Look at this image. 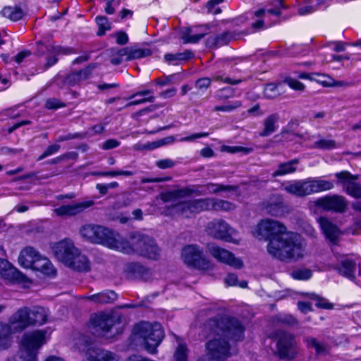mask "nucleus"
<instances>
[{
  "label": "nucleus",
  "instance_id": "nucleus-1",
  "mask_svg": "<svg viewBox=\"0 0 361 361\" xmlns=\"http://www.w3.org/2000/svg\"><path fill=\"white\" fill-rule=\"evenodd\" d=\"M255 235L269 240L268 253L274 258L283 262L298 260L304 256V244L301 236L287 232L281 222L265 219L257 225Z\"/></svg>",
  "mask_w": 361,
  "mask_h": 361
},
{
  "label": "nucleus",
  "instance_id": "nucleus-2",
  "mask_svg": "<svg viewBox=\"0 0 361 361\" xmlns=\"http://www.w3.org/2000/svg\"><path fill=\"white\" fill-rule=\"evenodd\" d=\"M207 326L216 337L206 343V354L197 361H226L233 352L225 338L235 341L242 340L243 326L237 319L227 317L211 319L208 322Z\"/></svg>",
  "mask_w": 361,
  "mask_h": 361
},
{
  "label": "nucleus",
  "instance_id": "nucleus-3",
  "mask_svg": "<svg viewBox=\"0 0 361 361\" xmlns=\"http://www.w3.org/2000/svg\"><path fill=\"white\" fill-rule=\"evenodd\" d=\"M183 218H191L204 211L229 212L235 208L234 204L227 200L206 197L190 200L176 206Z\"/></svg>",
  "mask_w": 361,
  "mask_h": 361
},
{
  "label": "nucleus",
  "instance_id": "nucleus-4",
  "mask_svg": "<svg viewBox=\"0 0 361 361\" xmlns=\"http://www.w3.org/2000/svg\"><path fill=\"white\" fill-rule=\"evenodd\" d=\"M32 326L29 308L24 307L18 310L10 317L8 324L0 323V350L8 348L12 343L11 335L20 332Z\"/></svg>",
  "mask_w": 361,
  "mask_h": 361
},
{
  "label": "nucleus",
  "instance_id": "nucleus-5",
  "mask_svg": "<svg viewBox=\"0 0 361 361\" xmlns=\"http://www.w3.org/2000/svg\"><path fill=\"white\" fill-rule=\"evenodd\" d=\"M332 181L321 178H308L303 180L288 181L283 185V189L297 197H305L314 193L330 190L334 188Z\"/></svg>",
  "mask_w": 361,
  "mask_h": 361
},
{
  "label": "nucleus",
  "instance_id": "nucleus-6",
  "mask_svg": "<svg viewBox=\"0 0 361 361\" xmlns=\"http://www.w3.org/2000/svg\"><path fill=\"white\" fill-rule=\"evenodd\" d=\"M121 245L125 250H118L119 252L130 254L136 252L149 259H157L159 255V248L154 239L140 233L130 234L129 238L121 236Z\"/></svg>",
  "mask_w": 361,
  "mask_h": 361
},
{
  "label": "nucleus",
  "instance_id": "nucleus-7",
  "mask_svg": "<svg viewBox=\"0 0 361 361\" xmlns=\"http://www.w3.org/2000/svg\"><path fill=\"white\" fill-rule=\"evenodd\" d=\"M47 335V331L44 329L24 334L18 354L14 357V361H37L39 350L48 341Z\"/></svg>",
  "mask_w": 361,
  "mask_h": 361
},
{
  "label": "nucleus",
  "instance_id": "nucleus-8",
  "mask_svg": "<svg viewBox=\"0 0 361 361\" xmlns=\"http://www.w3.org/2000/svg\"><path fill=\"white\" fill-rule=\"evenodd\" d=\"M133 336L135 339H142L146 350L154 354L164 338V333L159 323L141 322L134 326Z\"/></svg>",
  "mask_w": 361,
  "mask_h": 361
},
{
  "label": "nucleus",
  "instance_id": "nucleus-9",
  "mask_svg": "<svg viewBox=\"0 0 361 361\" xmlns=\"http://www.w3.org/2000/svg\"><path fill=\"white\" fill-rule=\"evenodd\" d=\"M192 195H206L204 185H192L169 190L162 192L160 195V199L164 203L170 204V209L168 212L169 214H176L181 216V214L178 211L176 206L180 203L189 201V200H184V199L191 196ZM190 200L191 199H190Z\"/></svg>",
  "mask_w": 361,
  "mask_h": 361
},
{
  "label": "nucleus",
  "instance_id": "nucleus-10",
  "mask_svg": "<svg viewBox=\"0 0 361 361\" xmlns=\"http://www.w3.org/2000/svg\"><path fill=\"white\" fill-rule=\"evenodd\" d=\"M75 348L79 351L85 353L90 361H120L121 360L118 355L97 346L85 336L80 337L79 341L75 343Z\"/></svg>",
  "mask_w": 361,
  "mask_h": 361
},
{
  "label": "nucleus",
  "instance_id": "nucleus-11",
  "mask_svg": "<svg viewBox=\"0 0 361 361\" xmlns=\"http://www.w3.org/2000/svg\"><path fill=\"white\" fill-rule=\"evenodd\" d=\"M274 337L276 339V355L281 359H294L298 353L295 336L286 331L277 330L274 333Z\"/></svg>",
  "mask_w": 361,
  "mask_h": 361
},
{
  "label": "nucleus",
  "instance_id": "nucleus-12",
  "mask_svg": "<svg viewBox=\"0 0 361 361\" xmlns=\"http://www.w3.org/2000/svg\"><path fill=\"white\" fill-rule=\"evenodd\" d=\"M270 4L271 8H261L255 12L254 21L251 24L255 30H264L270 27L272 23L269 22V16L273 15L278 17L281 14V11L286 8L283 0H273Z\"/></svg>",
  "mask_w": 361,
  "mask_h": 361
},
{
  "label": "nucleus",
  "instance_id": "nucleus-13",
  "mask_svg": "<svg viewBox=\"0 0 361 361\" xmlns=\"http://www.w3.org/2000/svg\"><path fill=\"white\" fill-rule=\"evenodd\" d=\"M337 178V183L343 186L346 193L353 197L361 198V185L356 183L357 176L352 175L347 171H343L335 173ZM353 208L361 212V200L353 203Z\"/></svg>",
  "mask_w": 361,
  "mask_h": 361
},
{
  "label": "nucleus",
  "instance_id": "nucleus-14",
  "mask_svg": "<svg viewBox=\"0 0 361 361\" xmlns=\"http://www.w3.org/2000/svg\"><path fill=\"white\" fill-rule=\"evenodd\" d=\"M207 231L209 235L216 239L237 245L240 243V239L237 238V232L224 220L217 219L209 222Z\"/></svg>",
  "mask_w": 361,
  "mask_h": 361
},
{
  "label": "nucleus",
  "instance_id": "nucleus-15",
  "mask_svg": "<svg viewBox=\"0 0 361 361\" xmlns=\"http://www.w3.org/2000/svg\"><path fill=\"white\" fill-rule=\"evenodd\" d=\"M115 322L116 319L111 314L100 312L91 316L89 327L93 334L108 337Z\"/></svg>",
  "mask_w": 361,
  "mask_h": 361
},
{
  "label": "nucleus",
  "instance_id": "nucleus-16",
  "mask_svg": "<svg viewBox=\"0 0 361 361\" xmlns=\"http://www.w3.org/2000/svg\"><path fill=\"white\" fill-rule=\"evenodd\" d=\"M181 257L185 264L189 267L200 269H207L209 262L204 257L202 250L197 245H189L182 250Z\"/></svg>",
  "mask_w": 361,
  "mask_h": 361
},
{
  "label": "nucleus",
  "instance_id": "nucleus-17",
  "mask_svg": "<svg viewBox=\"0 0 361 361\" xmlns=\"http://www.w3.org/2000/svg\"><path fill=\"white\" fill-rule=\"evenodd\" d=\"M99 231H96V238L94 239L93 243L102 245L108 248L118 251V250H124L120 244L121 235L103 226L98 225Z\"/></svg>",
  "mask_w": 361,
  "mask_h": 361
},
{
  "label": "nucleus",
  "instance_id": "nucleus-18",
  "mask_svg": "<svg viewBox=\"0 0 361 361\" xmlns=\"http://www.w3.org/2000/svg\"><path fill=\"white\" fill-rule=\"evenodd\" d=\"M51 248L56 258L65 265L71 262V259L77 255L78 250L71 239L56 243Z\"/></svg>",
  "mask_w": 361,
  "mask_h": 361
},
{
  "label": "nucleus",
  "instance_id": "nucleus-19",
  "mask_svg": "<svg viewBox=\"0 0 361 361\" xmlns=\"http://www.w3.org/2000/svg\"><path fill=\"white\" fill-rule=\"evenodd\" d=\"M208 250L211 255L218 262L228 265L234 269H240L243 266V261L230 251L217 245L211 244L208 245Z\"/></svg>",
  "mask_w": 361,
  "mask_h": 361
},
{
  "label": "nucleus",
  "instance_id": "nucleus-20",
  "mask_svg": "<svg viewBox=\"0 0 361 361\" xmlns=\"http://www.w3.org/2000/svg\"><path fill=\"white\" fill-rule=\"evenodd\" d=\"M315 204L324 210L341 213L345 212L347 207L345 199L342 196L336 195L318 198L315 201Z\"/></svg>",
  "mask_w": 361,
  "mask_h": 361
},
{
  "label": "nucleus",
  "instance_id": "nucleus-21",
  "mask_svg": "<svg viewBox=\"0 0 361 361\" xmlns=\"http://www.w3.org/2000/svg\"><path fill=\"white\" fill-rule=\"evenodd\" d=\"M94 204V201L87 200L62 205L55 208L54 212L59 216H75Z\"/></svg>",
  "mask_w": 361,
  "mask_h": 361
},
{
  "label": "nucleus",
  "instance_id": "nucleus-22",
  "mask_svg": "<svg viewBox=\"0 0 361 361\" xmlns=\"http://www.w3.org/2000/svg\"><path fill=\"white\" fill-rule=\"evenodd\" d=\"M0 275L10 283H23L26 277L17 269L13 267L7 260L0 259Z\"/></svg>",
  "mask_w": 361,
  "mask_h": 361
},
{
  "label": "nucleus",
  "instance_id": "nucleus-23",
  "mask_svg": "<svg viewBox=\"0 0 361 361\" xmlns=\"http://www.w3.org/2000/svg\"><path fill=\"white\" fill-rule=\"evenodd\" d=\"M41 255L32 247H26L20 251L18 256V262L24 268L33 269L35 261H38Z\"/></svg>",
  "mask_w": 361,
  "mask_h": 361
},
{
  "label": "nucleus",
  "instance_id": "nucleus-24",
  "mask_svg": "<svg viewBox=\"0 0 361 361\" xmlns=\"http://www.w3.org/2000/svg\"><path fill=\"white\" fill-rule=\"evenodd\" d=\"M318 222L326 238L335 243L340 235V231L337 226L325 217H320Z\"/></svg>",
  "mask_w": 361,
  "mask_h": 361
},
{
  "label": "nucleus",
  "instance_id": "nucleus-25",
  "mask_svg": "<svg viewBox=\"0 0 361 361\" xmlns=\"http://www.w3.org/2000/svg\"><path fill=\"white\" fill-rule=\"evenodd\" d=\"M45 49L48 56L47 57V63L46 66L47 67L52 66L54 65L57 61V56L61 53L63 54H68L66 49L62 48L59 46H55L54 44H48L47 46H44L41 44L40 47H39V51L44 52L42 50L43 49Z\"/></svg>",
  "mask_w": 361,
  "mask_h": 361
},
{
  "label": "nucleus",
  "instance_id": "nucleus-26",
  "mask_svg": "<svg viewBox=\"0 0 361 361\" xmlns=\"http://www.w3.org/2000/svg\"><path fill=\"white\" fill-rule=\"evenodd\" d=\"M212 80L231 85L238 84L240 82L239 80H232L230 78H224L222 75H214L212 78H202L198 79L195 82V87L199 90H206L209 87Z\"/></svg>",
  "mask_w": 361,
  "mask_h": 361
},
{
  "label": "nucleus",
  "instance_id": "nucleus-27",
  "mask_svg": "<svg viewBox=\"0 0 361 361\" xmlns=\"http://www.w3.org/2000/svg\"><path fill=\"white\" fill-rule=\"evenodd\" d=\"M71 261V262L66 264V266L78 271H88L90 269L89 259L85 255H82L79 250H78L77 255Z\"/></svg>",
  "mask_w": 361,
  "mask_h": 361
},
{
  "label": "nucleus",
  "instance_id": "nucleus-28",
  "mask_svg": "<svg viewBox=\"0 0 361 361\" xmlns=\"http://www.w3.org/2000/svg\"><path fill=\"white\" fill-rule=\"evenodd\" d=\"M120 54L126 56L125 60L128 61L134 59L144 58L152 54L149 49L123 48L120 49Z\"/></svg>",
  "mask_w": 361,
  "mask_h": 361
},
{
  "label": "nucleus",
  "instance_id": "nucleus-29",
  "mask_svg": "<svg viewBox=\"0 0 361 361\" xmlns=\"http://www.w3.org/2000/svg\"><path fill=\"white\" fill-rule=\"evenodd\" d=\"M29 314L32 325H42L47 320L49 311L42 307H34L29 308Z\"/></svg>",
  "mask_w": 361,
  "mask_h": 361
},
{
  "label": "nucleus",
  "instance_id": "nucleus-30",
  "mask_svg": "<svg viewBox=\"0 0 361 361\" xmlns=\"http://www.w3.org/2000/svg\"><path fill=\"white\" fill-rule=\"evenodd\" d=\"M338 272L343 276L353 280L355 277L357 264L355 261L351 259L343 260L338 267Z\"/></svg>",
  "mask_w": 361,
  "mask_h": 361
},
{
  "label": "nucleus",
  "instance_id": "nucleus-31",
  "mask_svg": "<svg viewBox=\"0 0 361 361\" xmlns=\"http://www.w3.org/2000/svg\"><path fill=\"white\" fill-rule=\"evenodd\" d=\"M90 300L99 304H108L117 299V294L113 290H104L87 297Z\"/></svg>",
  "mask_w": 361,
  "mask_h": 361
},
{
  "label": "nucleus",
  "instance_id": "nucleus-32",
  "mask_svg": "<svg viewBox=\"0 0 361 361\" xmlns=\"http://www.w3.org/2000/svg\"><path fill=\"white\" fill-rule=\"evenodd\" d=\"M32 269L47 276H52L56 273V269L50 260L42 255L40 256L38 261H35V265Z\"/></svg>",
  "mask_w": 361,
  "mask_h": 361
},
{
  "label": "nucleus",
  "instance_id": "nucleus-33",
  "mask_svg": "<svg viewBox=\"0 0 361 361\" xmlns=\"http://www.w3.org/2000/svg\"><path fill=\"white\" fill-rule=\"evenodd\" d=\"M298 163L299 161L297 159L281 163L279 164L278 169L273 173V176H282L295 172L297 170L296 166Z\"/></svg>",
  "mask_w": 361,
  "mask_h": 361
},
{
  "label": "nucleus",
  "instance_id": "nucleus-34",
  "mask_svg": "<svg viewBox=\"0 0 361 361\" xmlns=\"http://www.w3.org/2000/svg\"><path fill=\"white\" fill-rule=\"evenodd\" d=\"M279 116L276 114H271L267 116L263 123L264 128L259 133L262 137H267L274 133L276 130V123L279 121Z\"/></svg>",
  "mask_w": 361,
  "mask_h": 361
},
{
  "label": "nucleus",
  "instance_id": "nucleus-35",
  "mask_svg": "<svg viewBox=\"0 0 361 361\" xmlns=\"http://www.w3.org/2000/svg\"><path fill=\"white\" fill-rule=\"evenodd\" d=\"M209 133H206V132L198 133L192 134V135H191L190 136L180 137L179 139H176L173 136H169V137H164L163 139L159 140V142H160V145H161V146H164V145H166L171 144V143L173 142L174 141H178V142H192V141H193V140H196L197 138L207 137V136H209Z\"/></svg>",
  "mask_w": 361,
  "mask_h": 361
},
{
  "label": "nucleus",
  "instance_id": "nucleus-36",
  "mask_svg": "<svg viewBox=\"0 0 361 361\" xmlns=\"http://www.w3.org/2000/svg\"><path fill=\"white\" fill-rule=\"evenodd\" d=\"M152 92L149 90L140 91L133 94L131 98H135L134 100L130 102L127 106L137 105L145 102H153L154 97L152 95Z\"/></svg>",
  "mask_w": 361,
  "mask_h": 361
},
{
  "label": "nucleus",
  "instance_id": "nucleus-37",
  "mask_svg": "<svg viewBox=\"0 0 361 361\" xmlns=\"http://www.w3.org/2000/svg\"><path fill=\"white\" fill-rule=\"evenodd\" d=\"M231 39V35L228 32L209 36L207 39V45L211 47H219L227 44Z\"/></svg>",
  "mask_w": 361,
  "mask_h": 361
},
{
  "label": "nucleus",
  "instance_id": "nucleus-38",
  "mask_svg": "<svg viewBox=\"0 0 361 361\" xmlns=\"http://www.w3.org/2000/svg\"><path fill=\"white\" fill-rule=\"evenodd\" d=\"M1 15L12 21L20 20L24 16V11L18 6H6L1 11Z\"/></svg>",
  "mask_w": 361,
  "mask_h": 361
},
{
  "label": "nucleus",
  "instance_id": "nucleus-39",
  "mask_svg": "<svg viewBox=\"0 0 361 361\" xmlns=\"http://www.w3.org/2000/svg\"><path fill=\"white\" fill-rule=\"evenodd\" d=\"M98 229V225L89 224L82 226L79 232L82 238L93 243L94 239H97L95 236Z\"/></svg>",
  "mask_w": 361,
  "mask_h": 361
},
{
  "label": "nucleus",
  "instance_id": "nucleus-40",
  "mask_svg": "<svg viewBox=\"0 0 361 361\" xmlns=\"http://www.w3.org/2000/svg\"><path fill=\"white\" fill-rule=\"evenodd\" d=\"M90 68H86L80 71L73 72L67 77V82L71 85H74L82 80H86L90 75Z\"/></svg>",
  "mask_w": 361,
  "mask_h": 361
},
{
  "label": "nucleus",
  "instance_id": "nucleus-41",
  "mask_svg": "<svg viewBox=\"0 0 361 361\" xmlns=\"http://www.w3.org/2000/svg\"><path fill=\"white\" fill-rule=\"evenodd\" d=\"M204 27L201 26L198 27V30L195 31L192 29L189 30L188 33L184 35V40L188 43H197L200 41L205 35L206 32H203Z\"/></svg>",
  "mask_w": 361,
  "mask_h": 361
},
{
  "label": "nucleus",
  "instance_id": "nucleus-42",
  "mask_svg": "<svg viewBox=\"0 0 361 361\" xmlns=\"http://www.w3.org/2000/svg\"><path fill=\"white\" fill-rule=\"evenodd\" d=\"M193 56L190 51H185L182 53L166 54L164 56L165 61L170 63L176 64L174 62L178 61H186Z\"/></svg>",
  "mask_w": 361,
  "mask_h": 361
},
{
  "label": "nucleus",
  "instance_id": "nucleus-43",
  "mask_svg": "<svg viewBox=\"0 0 361 361\" xmlns=\"http://www.w3.org/2000/svg\"><path fill=\"white\" fill-rule=\"evenodd\" d=\"M176 340L178 345L174 353L173 361H187L188 349L186 345L178 337H176Z\"/></svg>",
  "mask_w": 361,
  "mask_h": 361
},
{
  "label": "nucleus",
  "instance_id": "nucleus-44",
  "mask_svg": "<svg viewBox=\"0 0 361 361\" xmlns=\"http://www.w3.org/2000/svg\"><path fill=\"white\" fill-rule=\"evenodd\" d=\"M206 195L216 194L221 191H230L234 190V187L221 184L209 183L204 185Z\"/></svg>",
  "mask_w": 361,
  "mask_h": 361
},
{
  "label": "nucleus",
  "instance_id": "nucleus-45",
  "mask_svg": "<svg viewBox=\"0 0 361 361\" xmlns=\"http://www.w3.org/2000/svg\"><path fill=\"white\" fill-rule=\"evenodd\" d=\"M312 147L323 150H330L337 148L338 145L334 140L321 138L314 142Z\"/></svg>",
  "mask_w": 361,
  "mask_h": 361
},
{
  "label": "nucleus",
  "instance_id": "nucleus-46",
  "mask_svg": "<svg viewBox=\"0 0 361 361\" xmlns=\"http://www.w3.org/2000/svg\"><path fill=\"white\" fill-rule=\"evenodd\" d=\"M265 212L271 216H280L283 214L282 202L267 203L264 205Z\"/></svg>",
  "mask_w": 361,
  "mask_h": 361
},
{
  "label": "nucleus",
  "instance_id": "nucleus-47",
  "mask_svg": "<svg viewBox=\"0 0 361 361\" xmlns=\"http://www.w3.org/2000/svg\"><path fill=\"white\" fill-rule=\"evenodd\" d=\"M95 21L99 27L97 35L102 36L105 32L111 29V23L109 22L108 18L105 16H97Z\"/></svg>",
  "mask_w": 361,
  "mask_h": 361
},
{
  "label": "nucleus",
  "instance_id": "nucleus-48",
  "mask_svg": "<svg viewBox=\"0 0 361 361\" xmlns=\"http://www.w3.org/2000/svg\"><path fill=\"white\" fill-rule=\"evenodd\" d=\"M304 341L308 348H314L317 355L323 354L326 351L324 345L319 343L315 338L307 337Z\"/></svg>",
  "mask_w": 361,
  "mask_h": 361
},
{
  "label": "nucleus",
  "instance_id": "nucleus-49",
  "mask_svg": "<svg viewBox=\"0 0 361 361\" xmlns=\"http://www.w3.org/2000/svg\"><path fill=\"white\" fill-rule=\"evenodd\" d=\"M220 151L222 152H228L230 154L243 153L245 154H247L252 152V149L241 146L222 145L220 148Z\"/></svg>",
  "mask_w": 361,
  "mask_h": 361
},
{
  "label": "nucleus",
  "instance_id": "nucleus-50",
  "mask_svg": "<svg viewBox=\"0 0 361 361\" xmlns=\"http://www.w3.org/2000/svg\"><path fill=\"white\" fill-rule=\"evenodd\" d=\"M225 283L228 286H239L240 288H246L247 283L246 281L238 282V276L235 274H228L224 279Z\"/></svg>",
  "mask_w": 361,
  "mask_h": 361
},
{
  "label": "nucleus",
  "instance_id": "nucleus-51",
  "mask_svg": "<svg viewBox=\"0 0 361 361\" xmlns=\"http://www.w3.org/2000/svg\"><path fill=\"white\" fill-rule=\"evenodd\" d=\"M312 78L313 81H315L324 87L333 86L334 83V80L326 75L314 73L313 78Z\"/></svg>",
  "mask_w": 361,
  "mask_h": 361
},
{
  "label": "nucleus",
  "instance_id": "nucleus-52",
  "mask_svg": "<svg viewBox=\"0 0 361 361\" xmlns=\"http://www.w3.org/2000/svg\"><path fill=\"white\" fill-rule=\"evenodd\" d=\"M291 276L294 279L306 281L312 276V271L309 269H300L293 271Z\"/></svg>",
  "mask_w": 361,
  "mask_h": 361
},
{
  "label": "nucleus",
  "instance_id": "nucleus-53",
  "mask_svg": "<svg viewBox=\"0 0 361 361\" xmlns=\"http://www.w3.org/2000/svg\"><path fill=\"white\" fill-rule=\"evenodd\" d=\"M241 105L242 103L240 101L230 102L226 104L215 106L214 110L215 111L231 112L239 108Z\"/></svg>",
  "mask_w": 361,
  "mask_h": 361
},
{
  "label": "nucleus",
  "instance_id": "nucleus-54",
  "mask_svg": "<svg viewBox=\"0 0 361 361\" xmlns=\"http://www.w3.org/2000/svg\"><path fill=\"white\" fill-rule=\"evenodd\" d=\"M234 95V90L231 87H225L219 90L216 92L215 97L219 100H224L231 98Z\"/></svg>",
  "mask_w": 361,
  "mask_h": 361
},
{
  "label": "nucleus",
  "instance_id": "nucleus-55",
  "mask_svg": "<svg viewBox=\"0 0 361 361\" xmlns=\"http://www.w3.org/2000/svg\"><path fill=\"white\" fill-rule=\"evenodd\" d=\"M264 94L268 99H274L279 94V91L276 85L268 84L264 87Z\"/></svg>",
  "mask_w": 361,
  "mask_h": 361
},
{
  "label": "nucleus",
  "instance_id": "nucleus-56",
  "mask_svg": "<svg viewBox=\"0 0 361 361\" xmlns=\"http://www.w3.org/2000/svg\"><path fill=\"white\" fill-rule=\"evenodd\" d=\"M285 82L293 90L297 91H303L305 89V85L298 81L297 79L293 78H287L285 80Z\"/></svg>",
  "mask_w": 361,
  "mask_h": 361
},
{
  "label": "nucleus",
  "instance_id": "nucleus-57",
  "mask_svg": "<svg viewBox=\"0 0 361 361\" xmlns=\"http://www.w3.org/2000/svg\"><path fill=\"white\" fill-rule=\"evenodd\" d=\"M324 1L325 0H319L317 6L310 5L302 6L299 8L298 12L300 15H307L317 11L318 9L317 7L322 6V4L324 3Z\"/></svg>",
  "mask_w": 361,
  "mask_h": 361
},
{
  "label": "nucleus",
  "instance_id": "nucleus-58",
  "mask_svg": "<svg viewBox=\"0 0 361 361\" xmlns=\"http://www.w3.org/2000/svg\"><path fill=\"white\" fill-rule=\"evenodd\" d=\"M135 174L133 171H124V170H114V171H104L103 176H108V177H116L118 176H132Z\"/></svg>",
  "mask_w": 361,
  "mask_h": 361
},
{
  "label": "nucleus",
  "instance_id": "nucleus-59",
  "mask_svg": "<svg viewBox=\"0 0 361 361\" xmlns=\"http://www.w3.org/2000/svg\"><path fill=\"white\" fill-rule=\"evenodd\" d=\"M177 162L171 159H163L156 161V166L161 169L173 168Z\"/></svg>",
  "mask_w": 361,
  "mask_h": 361
},
{
  "label": "nucleus",
  "instance_id": "nucleus-60",
  "mask_svg": "<svg viewBox=\"0 0 361 361\" xmlns=\"http://www.w3.org/2000/svg\"><path fill=\"white\" fill-rule=\"evenodd\" d=\"M313 299L315 300L317 307L322 309L330 310L333 308V304L330 303L326 299L320 298L318 295H314Z\"/></svg>",
  "mask_w": 361,
  "mask_h": 361
},
{
  "label": "nucleus",
  "instance_id": "nucleus-61",
  "mask_svg": "<svg viewBox=\"0 0 361 361\" xmlns=\"http://www.w3.org/2000/svg\"><path fill=\"white\" fill-rule=\"evenodd\" d=\"M65 106V104L56 98L48 99L45 102V107L47 109H57Z\"/></svg>",
  "mask_w": 361,
  "mask_h": 361
},
{
  "label": "nucleus",
  "instance_id": "nucleus-62",
  "mask_svg": "<svg viewBox=\"0 0 361 361\" xmlns=\"http://www.w3.org/2000/svg\"><path fill=\"white\" fill-rule=\"evenodd\" d=\"M60 149V145L57 144L51 145L47 147L46 150L42 155L38 158V160H42L43 159L56 153Z\"/></svg>",
  "mask_w": 361,
  "mask_h": 361
},
{
  "label": "nucleus",
  "instance_id": "nucleus-63",
  "mask_svg": "<svg viewBox=\"0 0 361 361\" xmlns=\"http://www.w3.org/2000/svg\"><path fill=\"white\" fill-rule=\"evenodd\" d=\"M278 322L283 324L293 325L296 323L295 319L291 315L279 314L276 317Z\"/></svg>",
  "mask_w": 361,
  "mask_h": 361
},
{
  "label": "nucleus",
  "instance_id": "nucleus-64",
  "mask_svg": "<svg viewBox=\"0 0 361 361\" xmlns=\"http://www.w3.org/2000/svg\"><path fill=\"white\" fill-rule=\"evenodd\" d=\"M120 145V142L115 139H109L106 140L102 145V149L109 150L114 149Z\"/></svg>",
  "mask_w": 361,
  "mask_h": 361
}]
</instances>
